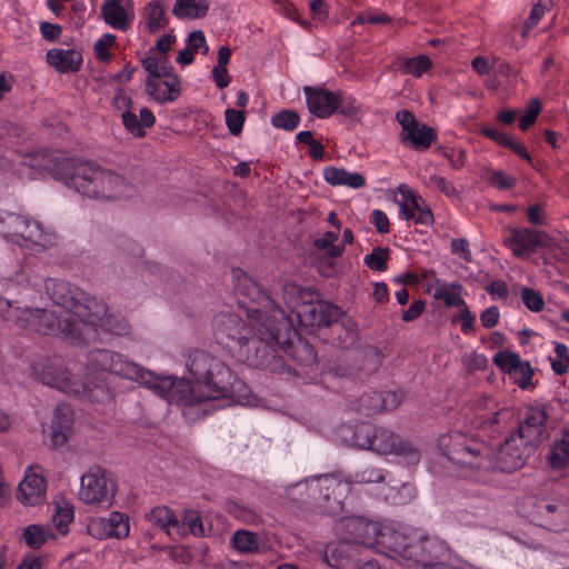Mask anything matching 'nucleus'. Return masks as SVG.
Instances as JSON below:
<instances>
[{
	"label": "nucleus",
	"instance_id": "34",
	"mask_svg": "<svg viewBox=\"0 0 569 569\" xmlns=\"http://www.w3.org/2000/svg\"><path fill=\"white\" fill-rule=\"evenodd\" d=\"M341 437L352 447L359 449L371 450L372 440L375 438L376 426L370 422H361L353 429L342 428Z\"/></svg>",
	"mask_w": 569,
	"mask_h": 569
},
{
	"label": "nucleus",
	"instance_id": "63",
	"mask_svg": "<svg viewBox=\"0 0 569 569\" xmlns=\"http://www.w3.org/2000/svg\"><path fill=\"white\" fill-rule=\"evenodd\" d=\"M490 183L500 189L507 190L511 189L516 184V179L503 171H492L490 174Z\"/></svg>",
	"mask_w": 569,
	"mask_h": 569
},
{
	"label": "nucleus",
	"instance_id": "39",
	"mask_svg": "<svg viewBox=\"0 0 569 569\" xmlns=\"http://www.w3.org/2000/svg\"><path fill=\"white\" fill-rule=\"evenodd\" d=\"M148 520L166 530L170 536L181 532L180 521L174 512L166 506L154 507L148 515Z\"/></svg>",
	"mask_w": 569,
	"mask_h": 569
},
{
	"label": "nucleus",
	"instance_id": "51",
	"mask_svg": "<svg viewBox=\"0 0 569 569\" xmlns=\"http://www.w3.org/2000/svg\"><path fill=\"white\" fill-rule=\"evenodd\" d=\"M23 540L28 547L39 549L48 540V533L40 525H30L23 530Z\"/></svg>",
	"mask_w": 569,
	"mask_h": 569
},
{
	"label": "nucleus",
	"instance_id": "5",
	"mask_svg": "<svg viewBox=\"0 0 569 569\" xmlns=\"http://www.w3.org/2000/svg\"><path fill=\"white\" fill-rule=\"evenodd\" d=\"M0 234L36 252L52 248L58 241L56 232L40 221L10 211L0 212Z\"/></svg>",
	"mask_w": 569,
	"mask_h": 569
},
{
	"label": "nucleus",
	"instance_id": "57",
	"mask_svg": "<svg viewBox=\"0 0 569 569\" xmlns=\"http://www.w3.org/2000/svg\"><path fill=\"white\" fill-rule=\"evenodd\" d=\"M121 119L126 130L133 137L143 138L146 136V130L142 129L136 113L130 110L122 111Z\"/></svg>",
	"mask_w": 569,
	"mask_h": 569
},
{
	"label": "nucleus",
	"instance_id": "60",
	"mask_svg": "<svg viewBox=\"0 0 569 569\" xmlns=\"http://www.w3.org/2000/svg\"><path fill=\"white\" fill-rule=\"evenodd\" d=\"M337 112L343 116H356L360 112L359 106L351 97H346L341 91H337Z\"/></svg>",
	"mask_w": 569,
	"mask_h": 569
},
{
	"label": "nucleus",
	"instance_id": "22",
	"mask_svg": "<svg viewBox=\"0 0 569 569\" xmlns=\"http://www.w3.org/2000/svg\"><path fill=\"white\" fill-rule=\"evenodd\" d=\"M47 481L40 466H30L19 483L18 499L24 506L40 505L46 498Z\"/></svg>",
	"mask_w": 569,
	"mask_h": 569
},
{
	"label": "nucleus",
	"instance_id": "20",
	"mask_svg": "<svg viewBox=\"0 0 569 569\" xmlns=\"http://www.w3.org/2000/svg\"><path fill=\"white\" fill-rule=\"evenodd\" d=\"M505 244L518 258L529 257L538 248L548 247L550 237L545 231L529 228H512L510 236L505 239Z\"/></svg>",
	"mask_w": 569,
	"mask_h": 569
},
{
	"label": "nucleus",
	"instance_id": "46",
	"mask_svg": "<svg viewBox=\"0 0 569 569\" xmlns=\"http://www.w3.org/2000/svg\"><path fill=\"white\" fill-rule=\"evenodd\" d=\"M181 532L179 536H182L188 530L191 535L196 537L204 536V526L203 521L199 515V512L194 510H188L184 512L183 519L180 522Z\"/></svg>",
	"mask_w": 569,
	"mask_h": 569
},
{
	"label": "nucleus",
	"instance_id": "27",
	"mask_svg": "<svg viewBox=\"0 0 569 569\" xmlns=\"http://www.w3.org/2000/svg\"><path fill=\"white\" fill-rule=\"evenodd\" d=\"M475 413L473 423L481 429H490L501 422V417L508 415L505 408L498 409L493 399L487 396L477 398L472 405Z\"/></svg>",
	"mask_w": 569,
	"mask_h": 569
},
{
	"label": "nucleus",
	"instance_id": "40",
	"mask_svg": "<svg viewBox=\"0 0 569 569\" xmlns=\"http://www.w3.org/2000/svg\"><path fill=\"white\" fill-rule=\"evenodd\" d=\"M207 0H176L172 13L178 19H199L207 16L209 10Z\"/></svg>",
	"mask_w": 569,
	"mask_h": 569
},
{
	"label": "nucleus",
	"instance_id": "61",
	"mask_svg": "<svg viewBox=\"0 0 569 569\" xmlns=\"http://www.w3.org/2000/svg\"><path fill=\"white\" fill-rule=\"evenodd\" d=\"M114 41L116 37L113 34L106 33L94 43V52L100 61H108L110 59L109 48L113 46Z\"/></svg>",
	"mask_w": 569,
	"mask_h": 569
},
{
	"label": "nucleus",
	"instance_id": "16",
	"mask_svg": "<svg viewBox=\"0 0 569 569\" xmlns=\"http://www.w3.org/2000/svg\"><path fill=\"white\" fill-rule=\"evenodd\" d=\"M396 120L401 126L400 140L417 151H426L437 140V132L430 126L419 122L409 110H399Z\"/></svg>",
	"mask_w": 569,
	"mask_h": 569
},
{
	"label": "nucleus",
	"instance_id": "13",
	"mask_svg": "<svg viewBox=\"0 0 569 569\" xmlns=\"http://www.w3.org/2000/svg\"><path fill=\"white\" fill-rule=\"evenodd\" d=\"M371 451L379 455H393L408 466H417L421 459L419 448L407 439H402L393 431L376 426Z\"/></svg>",
	"mask_w": 569,
	"mask_h": 569
},
{
	"label": "nucleus",
	"instance_id": "42",
	"mask_svg": "<svg viewBox=\"0 0 569 569\" xmlns=\"http://www.w3.org/2000/svg\"><path fill=\"white\" fill-rule=\"evenodd\" d=\"M389 472L382 468L367 467L348 475L347 480L351 485H369L386 482Z\"/></svg>",
	"mask_w": 569,
	"mask_h": 569
},
{
	"label": "nucleus",
	"instance_id": "37",
	"mask_svg": "<svg viewBox=\"0 0 569 569\" xmlns=\"http://www.w3.org/2000/svg\"><path fill=\"white\" fill-rule=\"evenodd\" d=\"M146 29L149 33H156L169 24L166 6L160 0H152L144 7Z\"/></svg>",
	"mask_w": 569,
	"mask_h": 569
},
{
	"label": "nucleus",
	"instance_id": "33",
	"mask_svg": "<svg viewBox=\"0 0 569 569\" xmlns=\"http://www.w3.org/2000/svg\"><path fill=\"white\" fill-rule=\"evenodd\" d=\"M547 460L552 469H563L569 466V427H563L555 436Z\"/></svg>",
	"mask_w": 569,
	"mask_h": 569
},
{
	"label": "nucleus",
	"instance_id": "3",
	"mask_svg": "<svg viewBox=\"0 0 569 569\" xmlns=\"http://www.w3.org/2000/svg\"><path fill=\"white\" fill-rule=\"evenodd\" d=\"M68 183L80 194L94 200H118L131 190L123 177L91 161L73 162Z\"/></svg>",
	"mask_w": 569,
	"mask_h": 569
},
{
	"label": "nucleus",
	"instance_id": "29",
	"mask_svg": "<svg viewBox=\"0 0 569 569\" xmlns=\"http://www.w3.org/2000/svg\"><path fill=\"white\" fill-rule=\"evenodd\" d=\"M462 287L459 283H441L435 288L433 297L442 300L446 306L458 309V315L452 316L451 320H475V316L470 312L461 298Z\"/></svg>",
	"mask_w": 569,
	"mask_h": 569
},
{
	"label": "nucleus",
	"instance_id": "23",
	"mask_svg": "<svg viewBox=\"0 0 569 569\" xmlns=\"http://www.w3.org/2000/svg\"><path fill=\"white\" fill-rule=\"evenodd\" d=\"M399 191L403 199L400 203L403 219H412L418 224L430 226L433 222V214L425 200L406 184L399 186Z\"/></svg>",
	"mask_w": 569,
	"mask_h": 569
},
{
	"label": "nucleus",
	"instance_id": "47",
	"mask_svg": "<svg viewBox=\"0 0 569 569\" xmlns=\"http://www.w3.org/2000/svg\"><path fill=\"white\" fill-rule=\"evenodd\" d=\"M555 356L550 357L551 368L555 373L561 376L569 369V348L562 342H556Z\"/></svg>",
	"mask_w": 569,
	"mask_h": 569
},
{
	"label": "nucleus",
	"instance_id": "35",
	"mask_svg": "<svg viewBox=\"0 0 569 569\" xmlns=\"http://www.w3.org/2000/svg\"><path fill=\"white\" fill-rule=\"evenodd\" d=\"M0 316L4 319L13 318L14 320L42 319L47 317V309L30 307L21 308L12 301L0 297Z\"/></svg>",
	"mask_w": 569,
	"mask_h": 569
},
{
	"label": "nucleus",
	"instance_id": "12",
	"mask_svg": "<svg viewBox=\"0 0 569 569\" xmlns=\"http://www.w3.org/2000/svg\"><path fill=\"white\" fill-rule=\"evenodd\" d=\"M117 483L102 468L90 469L81 477L80 499L89 506L110 509L114 503Z\"/></svg>",
	"mask_w": 569,
	"mask_h": 569
},
{
	"label": "nucleus",
	"instance_id": "25",
	"mask_svg": "<svg viewBox=\"0 0 569 569\" xmlns=\"http://www.w3.org/2000/svg\"><path fill=\"white\" fill-rule=\"evenodd\" d=\"M309 111L321 119L337 112V92L320 87L303 88Z\"/></svg>",
	"mask_w": 569,
	"mask_h": 569
},
{
	"label": "nucleus",
	"instance_id": "55",
	"mask_svg": "<svg viewBox=\"0 0 569 569\" xmlns=\"http://www.w3.org/2000/svg\"><path fill=\"white\" fill-rule=\"evenodd\" d=\"M224 120L230 133L238 136L243 129L246 116L243 111L230 108L224 112Z\"/></svg>",
	"mask_w": 569,
	"mask_h": 569
},
{
	"label": "nucleus",
	"instance_id": "52",
	"mask_svg": "<svg viewBox=\"0 0 569 569\" xmlns=\"http://www.w3.org/2000/svg\"><path fill=\"white\" fill-rule=\"evenodd\" d=\"M389 249L388 248H375L363 259L366 266L375 271H386L388 268Z\"/></svg>",
	"mask_w": 569,
	"mask_h": 569
},
{
	"label": "nucleus",
	"instance_id": "28",
	"mask_svg": "<svg viewBox=\"0 0 569 569\" xmlns=\"http://www.w3.org/2000/svg\"><path fill=\"white\" fill-rule=\"evenodd\" d=\"M74 413L67 403H59L53 412L51 423V441L54 447L63 446L72 431Z\"/></svg>",
	"mask_w": 569,
	"mask_h": 569
},
{
	"label": "nucleus",
	"instance_id": "59",
	"mask_svg": "<svg viewBox=\"0 0 569 569\" xmlns=\"http://www.w3.org/2000/svg\"><path fill=\"white\" fill-rule=\"evenodd\" d=\"M540 111H541V102L539 101V99H532L529 102L525 114L520 118V121H519L520 130L526 131L530 126H532L536 122Z\"/></svg>",
	"mask_w": 569,
	"mask_h": 569
},
{
	"label": "nucleus",
	"instance_id": "14",
	"mask_svg": "<svg viewBox=\"0 0 569 569\" xmlns=\"http://www.w3.org/2000/svg\"><path fill=\"white\" fill-rule=\"evenodd\" d=\"M377 536L375 548L387 550L389 557L401 560L403 566L411 567V562L416 565L417 558L420 556L418 553L420 547L416 545V541H411L401 532L382 525H380Z\"/></svg>",
	"mask_w": 569,
	"mask_h": 569
},
{
	"label": "nucleus",
	"instance_id": "8",
	"mask_svg": "<svg viewBox=\"0 0 569 569\" xmlns=\"http://www.w3.org/2000/svg\"><path fill=\"white\" fill-rule=\"evenodd\" d=\"M54 326L64 341L77 347L107 342L113 336H124L130 331L129 322H46L44 332L54 335Z\"/></svg>",
	"mask_w": 569,
	"mask_h": 569
},
{
	"label": "nucleus",
	"instance_id": "6",
	"mask_svg": "<svg viewBox=\"0 0 569 569\" xmlns=\"http://www.w3.org/2000/svg\"><path fill=\"white\" fill-rule=\"evenodd\" d=\"M44 288L57 306L66 309L78 320H103L108 316V308L103 300L87 295L64 280L48 278L44 281Z\"/></svg>",
	"mask_w": 569,
	"mask_h": 569
},
{
	"label": "nucleus",
	"instance_id": "1",
	"mask_svg": "<svg viewBox=\"0 0 569 569\" xmlns=\"http://www.w3.org/2000/svg\"><path fill=\"white\" fill-rule=\"evenodd\" d=\"M187 368L193 378L192 383L157 376L122 355L104 349H94L88 353L84 380L74 379L60 357H47L32 366L33 373L43 385L97 403L110 402L114 397L109 382L110 375L134 380L169 403L183 407V416L188 421L206 417L209 413L207 402L210 400L223 399L242 406L253 403L250 387L220 359L196 350L189 356Z\"/></svg>",
	"mask_w": 569,
	"mask_h": 569
},
{
	"label": "nucleus",
	"instance_id": "26",
	"mask_svg": "<svg viewBox=\"0 0 569 569\" xmlns=\"http://www.w3.org/2000/svg\"><path fill=\"white\" fill-rule=\"evenodd\" d=\"M312 481L317 482L319 497L325 501L332 500L338 507L342 506L343 500L350 492V486L347 480L341 479L339 475H322L315 477Z\"/></svg>",
	"mask_w": 569,
	"mask_h": 569
},
{
	"label": "nucleus",
	"instance_id": "18",
	"mask_svg": "<svg viewBox=\"0 0 569 569\" xmlns=\"http://www.w3.org/2000/svg\"><path fill=\"white\" fill-rule=\"evenodd\" d=\"M548 419L549 413L546 406H529L525 411L522 420L519 422L517 429L512 432L515 435H519L521 439L526 440L528 443L536 448L548 436Z\"/></svg>",
	"mask_w": 569,
	"mask_h": 569
},
{
	"label": "nucleus",
	"instance_id": "43",
	"mask_svg": "<svg viewBox=\"0 0 569 569\" xmlns=\"http://www.w3.org/2000/svg\"><path fill=\"white\" fill-rule=\"evenodd\" d=\"M432 66L429 57L421 54L413 58H406L401 61L399 69L402 73L420 77Z\"/></svg>",
	"mask_w": 569,
	"mask_h": 569
},
{
	"label": "nucleus",
	"instance_id": "56",
	"mask_svg": "<svg viewBox=\"0 0 569 569\" xmlns=\"http://www.w3.org/2000/svg\"><path fill=\"white\" fill-rule=\"evenodd\" d=\"M427 186L433 188L447 197H457L458 192L453 183L445 177L431 174L428 178Z\"/></svg>",
	"mask_w": 569,
	"mask_h": 569
},
{
	"label": "nucleus",
	"instance_id": "48",
	"mask_svg": "<svg viewBox=\"0 0 569 569\" xmlns=\"http://www.w3.org/2000/svg\"><path fill=\"white\" fill-rule=\"evenodd\" d=\"M521 358L518 353L500 350L493 357L495 365L503 372L509 376L512 375L515 370H517V366L520 362Z\"/></svg>",
	"mask_w": 569,
	"mask_h": 569
},
{
	"label": "nucleus",
	"instance_id": "15",
	"mask_svg": "<svg viewBox=\"0 0 569 569\" xmlns=\"http://www.w3.org/2000/svg\"><path fill=\"white\" fill-rule=\"evenodd\" d=\"M380 525L363 517L350 516L337 520L335 531L340 539L349 541L355 547L357 545L373 547L377 543Z\"/></svg>",
	"mask_w": 569,
	"mask_h": 569
},
{
	"label": "nucleus",
	"instance_id": "38",
	"mask_svg": "<svg viewBox=\"0 0 569 569\" xmlns=\"http://www.w3.org/2000/svg\"><path fill=\"white\" fill-rule=\"evenodd\" d=\"M391 479H388L383 490V498L388 503L395 506L406 505L412 501L416 497V488L409 482H403L400 486L392 483Z\"/></svg>",
	"mask_w": 569,
	"mask_h": 569
},
{
	"label": "nucleus",
	"instance_id": "9",
	"mask_svg": "<svg viewBox=\"0 0 569 569\" xmlns=\"http://www.w3.org/2000/svg\"><path fill=\"white\" fill-rule=\"evenodd\" d=\"M141 64L148 72L146 92L156 102H173L180 97V78L169 64L167 57L148 56L142 59Z\"/></svg>",
	"mask_w": 569,
	"mask_h": 569
},
{
	"label": "nucleus",
	"instance_id": "19",
	"mask_svg": "<svg viewBox=\"0 0 569 569\" xmlns=\"http://www.w3.org/2000/svg\"><path fill=\"white\" fill-rule=\"evenodd\" d=\"M526 506L530 522L550 530H558V522L562 519L566 509L562 503L546 497H530Z\"/></svg>",
	"mask_w": 569,
	"mask_h": 569
},
{
	"label": "nucleus",
	"instance_id": "49",
	"mask_svg": "<svg viewBox=\"0 0 569 569\" xmlns=\"http://www.w3.org/2000/svg\"><path fill=\"white\" fill-rule=\"evenodd\" d=\"M338 240V233L332 231H327L319 239H316L313 244L318 249H327L329 257H340L345 251V244H335Z\"/></svg>",
	"mask_w": 569,
	"mask_h": 569
},
{
	"label": "nucleus",
	"instance_id": "62",
	"mask_svg": "<svg viewBox=\"0 0 569 569\" xmlns=\"http://www.w3.org/2000/svg\"><path fill=\"white\" fill-rule=\"evenodd\" d=\"M274 3L277 4V9L280 13H282L284 17H287L290 20H293L301 24L302 27L309 26L308 22L302 21L299 19V13L296 7L289 1V0H274Z\"/></svg>",
	"mask_w": 569,
	"mask_h": 569
},
{
	"label": "nucleus",
	"instance_id": "44",
	"mask_svg": "<svg viewBox=\"0 0 569 569\" xmlns=\"http://www.w3.org/2000/svg\"><path fill=\"white\" fill-rule=\"evenodd\" d=\"M373 398L375 402L371 406V409H381V411H389L396 409L401 400H402V392L400 391H373Z\"/></svg>",
	"mask_w": 569,
	"mask_h": 569
},
{
	"label": "nucleus",
	"instance_id": "41",
	"mask_svg": "<svg viewBox=\"0 0 569 569\" xmlns=\"http://www.w3.org/2000/svg\"><path fill=\"white\" fill-rule=\"evenodd\" d=\"M420 548L418 553H425L428 558L429 563H436V561L446 560L449 555V548L447 543L437 537H422L416 541Z\"/></svg>",
	"mask_w": 569,
	"mask_h": 569
},
{
	"label": "nucleus",
	"instance_id": "50",
	"mask_svg": "<svg viewBox=\"0 0 569 569\" xmlns=\"http://www.w3.org/2000/svg\"><path fill=\"white\" fill-rule=\"evenodd\" d=\"M550 7L551 0H539L532 7L529 17L527 18L522 27L523 37H526L527 33L539 23V21L546 14V12L550 10Z\"/></svg>",
	"mask_w": 569,
	"mask_h": 569
},
{
	"label": "nucleus",
	"instance_id": "53",
	"mask_svg": "<svg viewBox=\"0 0 569 569\" xmlns=\"http://www.w3.org/2000/svg\"><path fill=\"white\" fill-rule=\"evenodd\" d=\"M299 121H300V117L293 110L279 111L271 119V123L273 127L283 129L287 131L295 130L298 127Z\"/></svg>",
	"mask_w": 569,
	"mask_h": 569
},
{
	"label": "nucleus",
	"instance_id": "36",
	"mask_svg": "<svg viewBox=\"0 0 569 569\" xmlns=\"http://www.w3.org/2000/svg\"><path fill=\"white\" fill-rule=\"evenodd\" d=\"M325 180L331 186H348L358 189L365 186V177L359 172H349L343 168L328 167L323 171Z\"/></svg>",
	"mask_w": 569,
	"mask_h": 569
},
{
	"label": "nucleus",
	"instance_id": "64",
	"mask_svg": "<svg viewBox=\"0 0 569 569\" xmlns=\"http://www.w3.org/2000/svg\"><path fill=\"white\" fill-rule=\"evenodd\" d=\"M74 517L73 507L70 505H66L64 507H59L53 517V521L56 526L61 530L69 526L72 522Z\"/></svg>",
	"mask_w": 569,
	"mask_h": 569
},
{
	"label": "nucleus",
	"instance_id": "30",
	"mask_svg": "<svg viewBox=\"0 0 569 569\" xmlns=\"http://www.w3.org/2000/svg\"><path fill=\"white\" fill-rule=\"evenodd\" d=\"M303 310H297L292 307L291 311L296 313L297 320L309 317L310 320H339L343 316L340 307L325 300L305 303Z\"/></svg>",
	"mask_w": 569,
	"mask_h": 569
},
{
	"label": "nucleus",
	"instance_id": "54",
	"mask_svg": "<svg viewBox=\"0 0 569 569\" xmlns=\"http://www.w3.org/2000/svg\"><path fill=\"white\" fill-rule=\"evenodd\" d=\"M510 377L522 390L533 387V369L528 361L520 360L517 366V370H515Z\"/></svg>",
	"mask_w": 569,
	"mask_h": 569
},
{
	"label": "nucleus",
	"instance_id": "11",
	"mask_svg": "<svg viewBox=\"0 0 569 569\" xmlns=\"http://www.w3.org/2000/svg\"><path fill=\"white\" fill-rule=\"evenodd\" d=\"M232 277L236 290L257 303V306L247 307L249 320H278L279 317H284L282 308L247 272L240 268H234L232 269Z\"/></svg>",
	"mask_w": 569,
	"mask_h": 569
},
{
	"label": "nucleus",
	"instance_id": "45",
	"mask_svg": "<svg viewBox=\"0 0 569 569\" xmlns=\"http://www.w3.org/2000/svg\"><path fill=\"white\" fill-rule=\"evenodd\" d=\"M232 545L236 550L247 553L258 550V537L256 533L247 530H238L232 536Z\"/></svg>",
	"mask_w": 569,
	"mask_h": 569
},
{
	"label": "nucleus",
	"instance_id": "2",
	"mask_svg": "<svg viewBox=\"0 0 569 569\" xmlns=\"http://www.w3.org/2000/svg\"><path fill=\"white\" fill-rule=\"evenodd\" d=\"M439 448L456 465L502 472H513L522 468L535 451V447L511 432L502 443L491 446L477 437L462 431L441 435Z\"/></svg>",
	"mask_w": 569,
	"mask_h": 569
},
{
	"label": "nucleus",
	"instance_id": "4",
	"mask_svg": "<svg viewBox=\"0 0 569 569\" xmlns=\"http://www.w3.org/2000/svg\"><path fill=\"white\" fill-rule=\"evenodd\" d=\"M256 325L259 339L267 345H276L288 357L301 367H311L317 362V353L312 345L303 337L305 332L317 331L311 322H241Z\"/></svg>",
	"mask_w": 569,
	"mask_h": 569
},
{
	"label": "nucleus",
	"instance_id": "10",
	"mask_svg": "<svg viewBox=\"0 0 569 569\" xmlns=\"http://www.w3.org/2000/svg\"><path fill=\"white\" fill-rule=\"evenodd\" d=\"M392 353L390 346L378 348L370 345H361L350 351H345L338 359L336 375L340 377H353L362 379L378 371L385 358Z\"/></svg>",
	"mask_w": 569,
	"mask_h": 569
},
{
	"label": "nucleus",
	"instance_id": "31",
	"mask_svg": "<svg viewBox=\"0 0 569 569\" xmlns=\"http://www.w3.org/2000/svg\"><path fill=\"white\" fill-rule=\"evenodd\" d=\"M357 557V547L349 541L340 539L326 546L323 559L328 566L340 569L349 566Z\"/></svg>",
	"mask_w": 569,
	"mask_h": 569
},
{
	"label": "nucleus",
	"instance_id": "21",
	"mask_svg": "<svg viewBox=\"0 0 569 569\" xmlns=\"http://www.w3.org/2000/svg\"><path fill=\"white\" fill-rule=\"evenodd\" d=\"M311 327L317 328V333L321 339L332 346L346 349V351L357 348V322H311Z\"/></svg>",
	"mask_w": 569,
	"mask_h": 569
},
{
	"label": "nucleus",
	"instance_id": "32",
	"mask_svg": "<svg viewBox=\"0 0 569 569\" xmlns=\"http://www.w3.org/2000/svg\"><path fill=\"white\" fill-rule=\"evenodd\" d=\"M47 61L60 73L77 72L82 63V54L74 49L53 48L47 52Z\"/></svg>",
	"mask_w": 569,
	"mask_h": 569
},
{
	"label": "nucleus",
	"instance_id": "58",
	"mask_svg": "<svg viewBox=\"0 0 569 569\" xmlns=\"http://www.w3.org/2000/svg\"><path fill=\"white\" fill-rule=\"evenodd\" d=\"M521 300L523 305L531 311H540L545 306L541 295L528 287L521 289Z\"/></svg>",
	"mask_w": 569,
	"mask_h": 569
},
{
	"label": "nucleus",
	"instance_id": "24",
	"mask_svg": "<svg viewBox=\"0 0 569 569\" xmlns=\"http://www.w3.org/2000/svg\"><path fill=\"white\" fill-rule=\"evenodd\" d=\"M101 16L111 28L127 31L134 18L133 2L132 0H103Z\"/></svg>",
	"mask_w": 569,
	"mask_h": 569
},
{
	"label": "nucleus",
	"instance_id": "7",
	"mask_svg": "<svg viewBox=\"0 0 569 569\" xmlns=\"http://www.w3.org/2000/svg\"><path fill=\"white\" fill-rule=\"evenodd\" d=\"M234 325L233 328L228 330L236 331L230 335L232 340H236L240 348H247L248 351L254 349L256 355L251 360V365L270 371L271 373L280 377H297L298 371L291 368L283 358L273 355L276 345H267V342L259 339V332L256 325H242L241 322H230Z\"/></svg>",
	"mask_w": 569,
	"mask_h": 569
},
{
	"label": "nucleus",
	"instance_id": "17",
	"mask_svg": "<svg viewBox=\"0 0 569 569\" xmlns=\"http://www.w3.org/2000/svg\"><path fill=\"white\" fill-rule=\"evenodd\" d=\"M88 533L99 540L124 539L130 533V518L120 511H111L106 517L91 518L87 523Z\"/></svg>",
	"mask_w": 569,
	"mask_h": 569
}]
</instances>
